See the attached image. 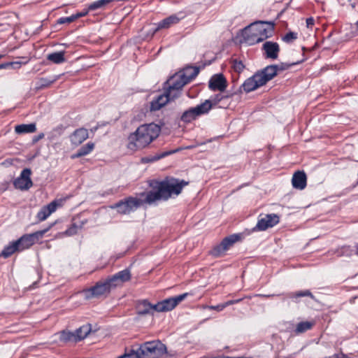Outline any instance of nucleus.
Here are the masks:
<instances>
[{
    "label": "nucleus",
    "instance_id": "17",
    "mask_svg": "<svg viewBox=\"0 0 358 358\" xmlns=\"http://www.w3.org/2000/svg\"><path fill=\"white\" fill-rule=\"evenodd\" d=\"M263 85H264V84L262 80H261L257 73H255L243 83L242 87L245 92H250Z\"/></svg>",
    "mask_w": 358,
    "mask_h": 358
},
{
    "label": "nucleus",
    "instance_id": "6",
    "mask_svg": "<svg viewBox=\"0 0 358 358\" xmlns=\"http://www.w3.org/2000/svg\"><path fill=\"white\" fill-rule=\"evenodd\" d=\"M211 108L212 103L210 101L206 100L200 105L185 111L181 116V120L185 122H190L198 116L207 113Z\"/></svg>",
    "mask_w": 358,
    "mask_h": 358
},
{
    "label": "nucleus",
    "instance_id": "18",
    "mask_svg": "<svg viewBox=\"0 0 358 358\" xmlns=\"http://www.w3.org/2000/svg\"><path fill=\"white\" fill-rule=\"evenodd\" d=\"M263 50L266 58L276 59L278 57L280 48L277 43L267 41L263 44Z\"/></svg>",
    "mask_w": 358,
    "mask_h": 358
},
{
    "label": "nucleus",
    "instance_id": "19",
    "mask_svg": "<svg viewBox=\"0 0 358 358\" xmlns=\"http://www.w3.org/2000/svg\"><path fill=\"white\" fill-rule=\"evenodd\" d=\"M59 206V204L57 201H53L47 206H43L37 214L38 219L40 221H44L57 210Z\"/></svg>",
    "mask_w": 358,
    "mask_h": 358
},
{
    "label": "nucleus",
    "instance_id": "42",
    "mask_svg": "<svg viewBox=\"0 0 358 358\" xmlns=\"http://www.w3.org/2000/svg\"><path fill=\"white\" fill-rule=\"evenodd\" d=\"M225 308V305L224 303L219 304L217 306H208V308L210 310H215L217 311H221Z\"/></svg>",
    "mask_w": 358,
    "mask_h": 358
},
{
    "label": "nucleus",
    "instance_id": "41",
    "mask_svg": "<svg viewBox=\"0 0 358 358\" xmlns=\"http://www.w3.org/2000/svg\"><path fill=\"white\" fill-rule=\"evenodd\" d=\"M56 79L53 80H48L45 78H41V87H49L55 81Z\"/></svg>",
    "mask_w": 358,
    "mask_h": 358
},
{
    "label": "nucleus",
    "instance_id": "22",
    "mask_svg": "<svg viewBox=\"0 0 358 358\" xmlns=\"http://www.w3.org/2000/svg\"><path fill=\"white\" fill-rule=\"evenodd\" d=\"M182 17H178L177 15H172L163 20H162L157 25L155 31L161 29H167L173 24H177Z\"/></svg>",
    "mask_w": 358,
    "mask_h": 358
},
{
    "label": "nucleus",
    "instance_id": "16",
    "mask_svg": "<svg viewBox=\"0 0 358 358\" xmlns=\"http://www.w3.org/2000/svg\"><path fill=\"white\" fill-rule=\"evenodd\" d=\"M227 86V80L222 74L214 75L209 81V88L213 91L224 92Z\"/></svg>",
    "mask_w": 358,
    "mask_h": 358
},
{
    "label": "nucleus",
    "instance_id": "33",
    "mask_svg": "<svg viewBox=\"0 0 358 358\" xmlns=\"http://www.w3.org/2000/svg\"><path fill=\"white\" fill-rule=\"evenodd\" d=\"M141 356L139 348L136 350H131L129 352H126L117 358H141Z\"/></svg>",
    "mask_w": 358,
    "mask_h": 358
},
{
    "label": "nucleus",
    "instance_id": "11",
    "mask_svg": "<svg viewBox=\"0 0 358 358\" xmlns=\"http://www.w3.org/2000/svg\"><path fill=\"white\" fill-rule=\"evenodd\" d=\"M110 289L107 282H100L90 289L83 291L84 297L89 299L92 297H99L109 293Z\"/></svg>",
    "mask_w": 358,
    "mask_h": 358
},
{
    "label": "nucleus",
    "instance_id": "28",
    "mask_svg": "<svg viewBox=\"0 0 358 358\" xmlns=\"http://www.w3.org/2000/svg\"><path fill=\"white\" fill-rule=\"evenodd\" d=\"M59 340L62 342L66 343V342H76V337L74 332L69 331H62L59 333Z\"/></svg>",
    "mask_w": 358,
    "mask_h": 358
},
{
    "label": "nucleus",
    "instance_id": "12",
    "mask_svg": "<svg viewBox=\"0 0 358 358\" xmlns=\"http://www.w3.org/2000/svg\"><path fill=\"white\" fill-rule=\"evenodd\" d=\"M31 171L30 169H24L22 171L19 177L13 182L14 187L20 190H27L33 185L31 179Z\"/></svg>",
    "mask_w": 358,
    "mask_h": 358
},
{
    "label": "nucleus",
    "instance_id": "40",
    "mask_svg": "<svg viewBox=\"0 0 358 358\" xmlns=\"http://www.w3.org/2000/svg\"><path fill=\"white\" fill-rule=\"evenodd\" d=\"M73 21H75V17H73V15L71 16H69V17H62V18H59L58 20H57V23L58 24H64V23H71L73 22Z\"/></svg>",
    "mask_w": 358,
    "mask_h": 358
},
{
    "label": "nucleus",
    "instance_id": "7",
    "mask_svg": "<svg viewBox=\"0 0 358 358\" xmlns=\"http://www.w3.org/2000/svg\"><path fill=\"white\" fill-rule=\"evenodd\" d=\"M47 231L48 229H44L22 236L20 238L15 241L17 245V248H19V251H22L29 248L38 240L42 238L45 233Z\"/></svg>",
    "mask_w": 358,
    "mask_h": 358
},
{
    "label": "nucleus",
    "instance_id": "38",
    "mask_svg": "<svg viewBox=\"0 0 358 358\" xmlns=\"http://www.w3.org/2000/svg\"><path fill=\"white\" fill-rule=\"evenodd\" d=\"M230 95H227V96H223L222 94H217L215 96V97L213 99H212V100H209L210 101V103H212V106L213 105H216L222 99H223L224 98H228L229 97Z\"/></svg>",
    "mask_w": 358,
    "mask_h": 358
},
{
    "label": "nucleus",
    "instance_id": "10",
    "mask_svg": "<svg viewBox=\"0 0 358 358\" xmlns=\"http://www.w3.org/2000/svg\"><path fill=\"white\" fill-rule=\"evenodd\" d=\"M142 203L141 200L136 198H129L125 201H121L113 208H116L117 211L120 214H128L137 209Z\"/></svg>",
    "mask_w": 358,
    "mask_h": 358
},
{
    "label": "nucleus",
    "instance_id": "13",
    "mask_svg": "<svg viewBox=\"0 0 358 358\" xmlns=\"http://www.w3.org/2000/svg\"><path fill=\"white\" fill-rule=\"evenodd\" d=\"M240 238V236L233 234L223 239L222 243L214 248L211 253L215 257L222 256L234 243L237 242Z\"/></svg>",
    "mask_w": 358,
    "mask_h": 358
},
{
    "label": "nucleus",
    "instance_id": "27",
    "mask_svg": "<svg viewBox=\"0 0 358 358\" xmlns=\"http://www.w3.org/2000/svg\"><path fill=\"white\" fill-rule=\"evenodd\" d=\"M18 248H17L16 242H12L10 245L5 247L1 253V256L3 257L4 258H7L13 255L15 252L19 251Z\"/></svg>",
    "mask_w": 358,
    "mask_h": 358
},
{
    "label": "nucleus",
    "instance_id": "51",
    "mask_svg": "<svg viewBox=\"0 0 358 358\" xmlns=\"http://www.w3.org/2000/svg\"><path fill=\"white\" fill-rule=\"evenodd\" d=\"M2 58V55H0V59Z\"/></svg>",
    "mask_w": 358,
    "mask_h": 358
},
{
    "label": "nucleus",
    "instance_id": "14",
    "mask_svg": "<svg viewBox=\"0 0 358 358\" xmlns=\"http://www.w3.org/2000/svg\"><path fill=\"white\" fill-rule=\"evenodd\" d=\"M278 222L279 217L276 214L264 215L259 219L255 230L264 231L268 228L274 227Z\"/></svg>",
    "mask_w": 358,
    "mask_h": 358
},
{
    "label": "nucleus",
    "instance_id": "30",
    "mask_svg": "<svg viewBox=\"0 0 358 358\" xmlns=\"http://www.w3.org/2000/svg\"><path fill=\"white\" fill-rule=\"evenodd\" d=\"M94 147V144L93 143H88L85 145L83 146L80 148L76 154V157L85 156L89 154Z\"/></svg>",
    "mask_w": 358,
    "mask_h": 358
},
{
    "label": "nucleus",
    "instance_id": "39",
    "mask_svg": "<svg viewBox=\"0 0 358 358\" xmlns=\"http://www.w3.org/2000/svg\"><path fill=\"white\" fill-rule=\"evenodd\" d=\"M21 65L20 62H8L5 64H0V69H5L8 66H13V68H19Z\"/></svg>",
    "mask_w": 358,
    "mask_h": 358
},
{
    "label": "nucleus",
    "instance_id": "45",
    "mask_svg": "<svg viewBox=\"0 0 358 358\" xmlns=\"http://www.w3.org/2000/svg\"><path fill=\"white\" fill-rule=\"evenodd\" d=\"M86 14V13H78L77 14H75V15H72L73 17H75V20H77L78 18L80 17H83L85 16Z\"/></svg>",
    "mask_w": 358,
    "mask_h": 358
},
{
    "label": "nucleus",
    "instance_id": "44",
    "mask_svg": "<svg viewBox=\"0 0 358 358\" xmlns=\"http://www.w3.org/2000/svg\"><path fill=\"white\" fill-rule=\"evenodd\" d=\"M314 22H315V20L313 17L308 18L306 20L307 27L308 28L311 27L314 24Z\"/></svg>",
    "mask_w": 358,
    "mask_h": 358
},
{
    "label": "nucleus",
    "instance_id": "9",
    "mask_svg": "<svg viewBox=\"0 0 358 358\" xmlns=\"http://www.w3.org/2000/svg\"><path fill=\"white\" fill-rule=\"evenodd\" d=\"M187 296V293H184L175 297L166 299L154 305V308L157 312L170 311L184 300Z\"/></svg>",
    "mask_w": 358,
    "mask_h": 358
},
{
    "label": "nucleus",
    "instance_id": "49",
    "mask_svg": "<svg viewBox=\"0 0 358 358\" xmlns=\"http://www.w3.org/2000/svg\"><path fill=\"white\" fill-rule=\"evenodd\" d=\"M194 146L192 145V146H189V147H187V148H194Z\"/></svg>",
    "mask_w": 358,
    "mask_h": 358
},
{
    "label": "nucleus",
    "instance_id": "5",
    "mask_svg": "<svg viewBox=\"0 0 358 358\" xmlns=\"http://www.w3.org/2000/svg\"><path fill=\"white\" fill-rule=\"evenodd\" d=\"M141 358H166L169 352L166 346L158 341L147 342L140 347Z\"/></svg>",
    "mask_w": 358,
    "mask_h": 358
},
{
    "label": "nucleus",
    "instance_id": "36",
    "mask_svg": "<svg viewBox=\"0 0 358 358\" xmlns=\"http://www.w3.org/2000/svg\"><path fill=\"white\" fill-rule=\"evenodd\" d=\"M297 38V34L295 32H289L284 37L283 41L286 43H291Z\"/></svg>",
    "mask_w": 358,
    "mask_h": 358
},
{
    "label": "nucleus",
    "instance_id": "47",
    "mask_svg": "<svg viewBox=\"0 0 358 358\" xmlns=\"http://www.w3.org/2000/svg\"><path fill=\"white\" fill-rule=\"evenodd\" d=\"M173 152H175V151H172V152H169V153H168V152L164 153V154H162V155H161V157H165V156H166L167 155H169V154H170V153H173Z\"/></svg>",
    "mask_w": 358,
    "mask_h": 358
},
{
    "label": "nucleus",
    "instance_id": "23",
    "mask_svg": "<svg viewBox=\"0 0 358 358\" xmlns=\"http://www.w3.org/2000/svg\"><path fill=\"white\" fill-rule=\"evenodd\" d=\"M92 331V326L90 324H85L74 331L76 337V343L85 339Z\"/></svg>",
    "mask_w": 358,
    "mask_h": 358
},
{
    "label": "nucleus",
    "instance_id": "15",
    "mask_svg": "<svg viewBox=\"0 0 358 358\" xmlns=\"http://www.w3.org/2000/svg\"><path fill=\"white\" fill-rule=\"evenodd\" d=\"M177 96V94H171V92H167L164 94H161L157 96L156 99L152 101L150 103L151 110H158L163 106H164L171 99H174Z\"/></svg>",
    "mask_w": 358,
    "mask_h": 358
},
{
    "label": "nucleus",
    "instance_id": "37",
    "mask_svg": "<svg viewBox=\"0 0 358 358\" xmlns=\"http://www.w3.org/2000/svg\"><path fill=\"white\" fill-rule=\"evenodd\" d=\"M301 296H310L311 298H313V294L308 290L298 292L292 294L293 298H298Z\"/></svg>",
    "mask_w": 358,
    "mask_h": 358
},
{
    "label": "nucleus",
    "instance_id": "29",
    "mask_svg": "<svg viewBox=\"0 0 358 358\" xmlns=\"http://www.w3.org/2000/svg\"><path fill=\"white\" fill-rule=\"evenodd\" d=\"M113 1L114 0H98L92 3L89 6L88 8L90 10H94L99 8H104Z\"/></svg>",
    "mask_w": 358,
    "mask_h": 358
},
{
    "label": "nucleus",
    "instance_id": "20",
    "mask_svg": "<svg viewBox=\"0 0 358 358\" xmlns=\"http://www.w3.org/2000/svg\"><path fill=\"white\" fill-rule=\"evenodd\" d=\"M292 183L294 188L303 189L306 186V176L303 171H296L293 175Z\"/></svg>",
    "mask_w": 358,
    "mask_h": 358
},
{
    "label": "nucleus",
    "instance_id": "34",
    "mask_svg": "<svg viewBox=\"0 0 358 358\" xmlns=\"http://www.w3.org/2000/svg\"><path fill=\"white\" fill-rule=\"evenodd\" d=\"M106 282H107L108 285H109V287L110 289L112 288L122 285V283L120 282V281H119V279H118L117 276L116 275V274L114 275L113 277H111L108 280H106Z\"/></svg>",
    "mask_w": 358,
    "mask_h": 358
},
{
    "label": "nucleus",
    "instance_id": "52",
    "mask_svg": "<svg viewBox=\"0 0 358 358\" xmlns=\"http://www.w3.org/2000/svg\"><path fill=\"white\" fill-rule=\"evenodd\" d=\"M234 358H243V357H234Z\"/></svg>",
    "mask_w": 358,
    "mask_h": 358
},
{
    "label": "nucleus",
    "instance_id": "35",
    "mask_svg": "<svg viewBox=\"0 0 358 358\" xmlns=\"http://www.w3.org/2000/svg\"><path fill=\"white\" fill-rule=\"evenodd\" d=\"M232 68L236 72H241L245 68V66L243 65V62L241 61L234 59L232 61Z\"/></svg>",
    "mask_w": 358,
    "mask_h": 358
},
{
    "label": "nucleus",
    "instance_id": "46",
    "mask_svg": "<svg viewBox=\"0 0 358 358\" xmlns=\"http://www.w3.org/2000/svg\"><path fill=\"white\" fill-rule=\"evenodd\" d=\"M235 300H231V301H228L225 303H224V304L225 305V308L229 305H233V304H235Z\"/></svg>",
    "mask_w": 358,
    "mask_h": 358
},
{
    "label": "nucleus",
    "instance_id": "26",
    "mask_svg": "<svg viewBox=\"0 0 358 358\" xmlns=\"http://www.w3.org/2000/svg\"><path fill=\"white\" fill-rule=\"evenodd\" d=\"M64 53V51L53 52L49 54L47 59L55 64H61L65 61Z\"/></svg>",
    "mask_w": 358,
    "mask_h": 358
},
{
    "label": "nucleus",
    "instance_id": "48",
    "mask_svg": "<svg viewBox=\"0 0 358 358\" xmlns=\"http://www.w3.org/2000/svg\"><path fill=\"white\" fill-rule=\"evenodd\" d=\"M241 301H242V299H236V300H235V303H237Z\"/></svg>",
    "mask_w": 358,
    "mask_h": 358
},
{
    "label": "nucleus",
    "instance_id": "8",
    "mask_svg": "<svg viewBox=\"0 0 358 358\" xmlns=\"http://www.w3.org/2000/svg\"><path fill=\"white\" fill-rule=\"evenodd\" d=\"M291 65L287 64H281L279 65H270L264 68L262 71L257 72L263 83L265 85L268 81L273 79L278 71L287 69Z\"/></svg>",
    "mask_w": 358,
    "mask_h": 358
},
{
    "label": "nucleus",
    "instance_id": "50",
    "mask_svg": "<svg viewBox=\"0 0 358 358\" xmlns=\"http://www.w3.org/2000/svg\"><path fill=\"white\" fill-rule=\"evenodd\" d=\"M356 24H357V27L358 28V21L357 22Z\"/></svg>",
    "mask_w": 358,
    "mask_h": 358
},
{
    "label": "nucleus",
    "instance_id": "1",
    "mask_svg": "<svg viewBox=\"0 0 358 358\" xmlns=\"http://www.w3.org/2000/svg\"><path fill=\"white\" fill-rule=\"evenodd\" d=\"M160 132L161 128L156 124H142L129 136L127 148L132 151L143 149L155 141Z\"/></svg>",
    "mask_w": 358,
    "mask_h": 358
},
{
    "label": "nucleus",
    "instance_id": "3",
    "mask_svg": "<svg viewBox=\"0 0 358 358\" xmlns=\"http://www.w3.org/2000/svg\"><path fill=\"white\" fill-rule=\"evenodd\" d=\"M273 34V24L264 22H255L245 28L244 40L248 45H252L272 36Z\"/></svg>",
    "mask_w": 358,
    "mask_h": 358
},
{
    "label": "nucleus",
    "instance_id": "25",
    "mask_svg": "<svg viewBox=\"0 0 358 358\" xmlns=\"http://www.w3.org/2000/svg\"><path fill=\"white\" fill-rule=\"evenodd\" d=\"M36 130V124L31 123L28 124H19L15 126V131L17 134H27V133H34Z\"/></svg>",
    "mask_w": 358,
    "mask_h": 358
},
{
    "label": "nucleus",
    "instance_id": "24",
    "mask_svg": "<svg viewBox=\"0 0 358 358\" xmlns=\"http://www.w3.org/2000/svg\"><path fill=\"white\" fill-rule=\"evenodd\" d=\"M154 311H155L154 305L147 301H141L137 305V312L139 315L152 314Z\"/></svg>",
    "mask_w": 358,
    "mask_h": 358
},
{
    "label": "nucleus",
    "instance_id": "2",
    "mask_svg": "<svg viewBox=\"0 0 358 358\" xmlns=\"http://www.w3.org/2000/svg\"><path fill=\"white\" fill-rule=\"evenodd\" d=\"M187 184L188 182L183 180L166 178L157 184L156 190L147 194L145 201L151 203L161 199L166 200L172 194L178 195L182 187Z\"/></svg>",
    "mask_w": 358,
    "mask_h": 358
},
{
    "label": "nucleus",
    "instance_id": "32",
    "mask_svg": "<svg viewBox=\"0 0 358 358\" xmlns=\"http://www.w3.org/2000/svg\"><path fill=\"white\" fill-rule=\"evenodd\" d=\"M116 275L117 276L119 281L122 283V285L129 281L131 278V273L130 271L128 269H124L123 271H121L116 273Z\"/></svg>",
    "mask_w": 358,
    "mask_h": 358
},
{
    "label": "nucleus",
    "instance_id": "21",
    "mask_svg": "<svg viewBox=\"0 0 358 358\" xmlns=\"http://www.w3.org/2000/svg\"><path fill=\"white\" fill-rule=\"evenodd\" d=\"M88 138V131L87 129L81 128L77 129L71 136V141L73 144L78 145Z\"/></svg>",
    "mask_w": 358,
    "mask_h": 358
},
{
    "label": "nucleus",
    "instance_id": "53",
    "mask_svg": "<svg viewBox=\"0 0 358 358\" xmlns=\"http://www.w3.org/2000/svg\"><path fill=\"white\" fill-rule=\"evenodd\" d=\"M226 358H234V357H226Z\"/></svg>",
    "mask_w": 358,
    "mask_h": 358
},
{
    "label": "nucleus",
    "instance_id": "43",
    "mask_svg": "<svg viewBox=\"0 0 358 358\" xmlns=\"http://www.w3.org/2000/svg\"><path fill=\"white\" fill-rule=\"evenodd\" d=\"M77 233V228L75 226H73L72 227L69 228L68 230L66 231V234L69 236H72Z\"/></svg>",
    "mask_w": 358,
    "mask_h": 358
},
{
    "label": "nucleus",
    "instance_id": "4",
    "mask_svg": "<svg viewBox=\"0 0 358 358\" xmlns=\"http://www.w3.org/2000/svg\"><path fill=\"white\" fill-rule=\"evenodd\" d=\"M198 74V71L193 67H187L183 71H180L169 78L167 82L169 85V91L171 94H177L178 92L181 90L183 86L189 83Z\"/></svg>",
    "mask_w": 358,
    "mask_h": 358
},
{
    "label": "nucleus",
    "instance_id": "31",
    "mask_svg": "<svg viewBox=\"0 0 358 358\" xmlns=\"http://www.w3.org/2000/svg\"><path fill=\"white\" fill-rule=\"evenodd\" d=\"M314 323L311 322H302L297 324L296 328V333H303L312 328Z\"/></svg>",
    "mask_w": 358,
    "mask_h": 358
}]
</instances>
